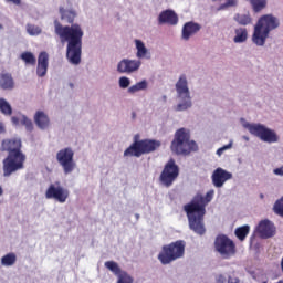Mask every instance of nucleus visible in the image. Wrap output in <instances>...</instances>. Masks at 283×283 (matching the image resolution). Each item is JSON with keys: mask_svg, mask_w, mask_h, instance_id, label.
<instances>
[{"mask_svg": "<svg viewBox=\"0 0 283 283\" xmlns=\"http://www.w3.org/2000/svg\"><path fill=\"white\" fill-rule=\"evenodd\" d=\"M60 15L61 21L70 25H63L61 21L54 20V33L62 43H67L66 59H69L70 63H72V65H78L83 50V28H81L78 23H74L76 11L60 7Z\"/></svg>", "mask_w": 283, "mask_h": 283, "instance_id": "f257e3e1", "label": "nucleus"}, {"mask_svg": "<svg viewBox=\"0 0 283 283\" xmlns=\"http://www.w3.org/2000/svg\"><path fill=\"white\" fill-rule=\"evenodd\" d=\"M216 191L209 190L206 196L197 193L189 203L184 206V211L187 214L189 227L198 235H205V216L207 213V205L213 200Z\"/></svg>", "mask_w": 283, "mask_h": 283, "instance_id": "f03ea898", "label": "nucleus"}, {"mask_svg": "<svg viewBox=\"0 0 283 283\" xmlns=\"http://www.w3.org/2000/svg\"><path fill=\"white\" fill-rule=\"evenodd\" d=\"M1 151H8V156L2 161L4 178L23 169L25 165V154L21 151V139H4L1 143Z\"/></svg>", "mask_w": 283, "mask_h": 283, "instance_id": "7ed1b4c3", "label": "nucleus"}, {"mask_svg": "<svg viewBox=\"0 0 283 283\" xmlns=\"http://www.w3.org/2000/svg\"><path fill=\"white\" fill-rule=\"evenodd\" d=\"M276 28H280V20H277L275 15H262L254 27V32L252 35L253 43L260 46L264 45V43H266V39H269L271 30H275Z\"/></svg>", "mask_w": 283, "mask_h": 283, "instance_id": "20e7f679", "label": "nucleus"}, {"mask_svg": "<svg viewBox=\"0 0 283 283\" xmlns=\"http://www.w3.org/2000/svg\"><path fill=\"white\" fill-rule=\"evenodd\" d=\"M170 149L177 156H189L191 151H198V144L191 140V133L187 128H179L175 133Z\"/></svg>", "mask_w": 283, "mask_h": 283, "instance_id": "39448f33", "label": "nucleus"}, {"mask_svg": "<svg viewBox=\"0 0 283 283\" xmlns=\"http://www.w3.org/2000/svg\"><path fill=\"white\" fill-rule=\"evenodd\" d=\"M185 247L186 243L182 240L164 245L158 254L159 262L161 264H171V262L185 258Z\"/></svg>", "mask_w": 283, "mask_h": 283, "instance_id": "423d86ee", "label": "nucleus"}, {"mask_svg": "<svg viewBox=\"0 0 283 283\" xmlns=\"http://www.w3.org/2000/svg\"><path fill=\"white\" fill-rule=\"evenodd\" d=\"M160 147V142L156 139H135L134 143L124 151L125 157L140 158L144 154H151Z\"/></svg>", "mask_w": 283, "mask_h": 283, "instance_id": "0eeeda50", "label": "nucleus"}, {"mask_svg": "<svg viewBox=\"0 0 283 283\" xmlns=\"http://www.w3.org/2000/svg\"><path fill=\"white\" fill-rule=\"evenodd\" d=\"M214 251H217L223 260H231V258L238 253V248L231 238L226 234H218L214 239Z\"/></svg>", "mask_w": 283, "mask_h": 283, "instance_id": "6e6552de", "label": "nucleus"}, {"mask_svg": "<svg viewBox=\"0 0 283 283\" xmlns=\"http://www.w3.org/2000/svg\"><path fill=\"white\" fill-rule=\"evenodd\" d=\"M176 90L178 98H181L182 101V103L176 106V112H185V109H189V107H191V94L187 83V75H180L176 83Z\"/></svg>", "mask_w": 283, "mask_h": 283, "instance_id": "1a4fd4ad", "label": "nucleus"}, {"mask_svg": "<svg viewBox=\"0 0 283 283\" xmlns=\"http://www.w3.org/2000/svg\"><path fill=\"white\" fill-rule=\"evenodd\" d=\"M245 127L252 136H256V138H260L263 143L271 144L280 140L275 130L266 128V126L262 124H248Z\"/></svg>", "mask_w": 283, "mask_h": 283, "instance_id": "9d476101", "label": "nucleus"}, {"mask_svg": "<svg viewBox=\"0 0 283 283\" xmlns=\"http://www.w3.org/2000/svg\"><path fill=\"white\" fill-rule=\"evenodd\" d=\"M178 176H180V168L176 165V160L171 158L166 163L159 176V180L164 187H171V185L178 180Z\"/></svg>", "mask_w": 283, "mask_h": 283, "instance_id": "9b49d317", "label": "nucleus"}, {"mask_svg": "<svg viewBox=\"0 0 283 283\" xmlns=\"http://www.w3.org/2000/svg\"><path fill=\"white\" fill-rule=\"evenodd\" d=\"M56 160L66 176L76 169V161H74V149H72V147L60 149L56 154Z\"/></svg>", "mask_w": 283, "mask_h": 283, "instance_id": "f8f14e48", "label": "nucleus"}, {"mask_svg": "<svg viewBox=\"0 0 283 283\" xmlns=\"http://www.w3.org/2000/svg\"><path fill=\"white\" fill-rule=\"evenodd\" d=\"M48 200H56L57 202H66L70 198V190L63 188L61 182L51 184L45 192Z\"/></svg>", "mask_w": 283, "mask_h": 283, "instance_id": "ddd939ff", "label": "nucleus"}, {"mask_svg": "<svg viewBox=\"0 0 283 283\" xmlns=\"http://www.w3.org/2000/svg\"><path fill=\"white\" fill-rule=\"evenodd\" d=\"M104 266L108 269L114 275H117L118 280L117 283H134V279L127 274V272H123L120 266L116 261H106Z\"/></svg>", "mask_w": 283, "mask_h": 283, "instance_id": "4468645a", "label": "nucleus"}, {"mask_svg": "<svg viewBox=\"0 0 283 283\" xmlns=\"http://www.w3.org/2000/svg\"><path fill=\"white\" fill-rule=\"evenodd\" d=\"M140 65H143L140 60L124 59L118 63L117 72H119V74H132L134 72H138V70H140Z\"/></svg>", "mask_w": 283, "mask_h": 283, "instance_id": "2eb2a0df", "label": "nucleus"}, {"mask_svg": "<svg viewBox=\"0 0 283 283\" xmlns=\"http://www.w3.org/2000/svg\"><path fill=\"white\" fill-rule=\"evenodd\" d=\"M231 178H233V174L220 167L214 169L211 176L212 185L217 189L224 187V182H227V180H231Z\"/></svg>", "mask_w": 283, "mask_h": 283, "instance_id": "dca6fc26", "label": "nucleus"}, {"mask_svg": "<svg viewBox=\"0 0 283 283\" xmlns=\"http://www.w3.org/2000/svg\"><path fill=\"white\" fill-rule=\"evenodd\" d=\"M256 231L260 234V238H263L264 240L273 238V235H275V224L270 220H262L260 221Z\"/></svg>", "mask_w": 283, "mask_h": 283, "instance_id": "f3484780", "label": "nucleus"}, {"mask_svg": "<svg viewBox=\"0 0 283 283\" xmlns=\"http://www.w3.org/2000/svg\"><path fill=\"white\" fill-rule=\"evenodd\" d=\"M159 25H178V14L171 9L161 11L158 17Z\"/></svg>", "mask_w": 283, "mask_h": 283, "instance_id": "a211bd4d", "label": "nucleus"}, {"mask_svg": "<svg viewBox=\"0 0 283 283\" xmlns=\"http://www.w3.org/2000/svg\"><path fill=\"white\" fill-rule=\"evenodd\" d=\"M200 30H202V25H200L199 23H196L193 21L186 22L182 27L181 38L184 39V41H189V39H191V36H193L195 34H198Z\"/></svg>", "mask_w": 283, "mask_h": 283, "instance_id": "6ab92c4d", "label": "nucleus"}, {"mask_svg": "<svg viewBox=\"0 0 283 283\" xmlns=\"http://www.w3.org/2000/svg\"><path fill=\"white\" fill-rule=\"evenodd\" d=\"M49 61H50V55H48V52H41L39 54L36 75L40 78H43V76H45V74H48Z\"/></svg>", "mask_w": 283, "mask_h": 283, "instance_id": "aec40b11", "label": "nucleus"}, {"mask_svg": "<svg viewBox=\"0 0 283 283\" xmlns=\"http://www.w3.org/2000/svg\"><path fill=\"white\" fill-rule=\"evenodd\" d=\"M14 77H12V74L10 73H1L0 74V90L4 91H12L14 90Z\"/></svg>", "mask_w": 283, "mask_h": 283, "instance_id": "412c9836", "label": "nucleus"}, {"mask_svg": "<svg viewBox=\"0 0 283 283\" xmlns=\"http://www.w3.org/2000/svg\"><path fill=\"white\" fill-rule=\"evenodd\" d=\"M34 123L39 129H48L50 127V117L43 111H38L34 115Z\"/></svg>", "mask_w": 283, "mask_h": 283, "instance_id": "4be33fe9", "label": "nucleus"}, {"mask_svg": "<svg viewBox=\"0 0 283 283\" xmlns=\"http://www.w3.org/2000/svg\"><path fill=\"white\" fill-rule=\"evenodd\" d=\"M234 34V43H245V41L249 39V31H247V28L235 29Z\"/></svg>", "mask_w": 283, "mask_h": 283, "instance_id": "5701e85b", "label": "nucleus"}, {"mask_svg": "<svg viewBox=\"0 0 283 283\" xmlns=\"http://www.w3.org/2000/svg\"><path fill=\"white\" fill-rule=\"evenodd\" d=\"M250 231H251V228L249 226H242L235 229L234 234L238 238V240H240L241 242H244Z\"/></svg>", "mask_w": 283, "mask_h": 283, "instance_id": "b1692460", "label": "nucleus"}, {"mask_svg": "<svg viewBox=\"0 0 283 283\" xmlns=\"http://www.w3.org/2000/svg\"><path fill=\"white\" fill-rule=\"evenodd\" d=\"M234 21H237L239 25H251L253 19L251 18V14L237 13L234 15Z\"/></svg>", "mask_w": 283, "mask_h": 283, "instance_id": "393cba45", "label": "nucleus"}, {"mask_svg": "<svg viewBox=\"0 0 283 283\" xmlns=\"http://www.w3.org/2000/svg\"><path fill=\"white\" fill-rule=\"evenodd\" d=\"M0 112L3 116H12V105L3 97H0Z\"/></svg>", "mask_w": 283, "mask_h": 283, "instance_id": "a878e982", "label": "nucleus"}, {"mask_svg": "<svg viewBox=\"0 0 283 283\" xmlns=\"http://www.w3.org/2000/svg\"><path fill=\"white\" fill-rule=\"evenodd\" d=\"M1 264L2 266H14V264H17V254L12 252L6 254L1 258Z\"/></svg>", "mask_w": 283, "mask_h": 283, "instance_id": "bb28decb", "label": "nucleus"}, {"mask_svg": "<svg viewBox=\"0 0 283 283\" xmlns=\"http://www.w3.org/2000/svg\"><path fill=\"white\" fill-rule=\"evenodd\" d=\"M135 45L137 50V59H145V56H147V48L145 46V43L140 40H135Z\"/></svg>", "mask_w": 283, "mask_h": 283, "instance_id": "cd10ccee", "label": "nucleus"}, {"mask_svg": "<svg viewBox=\"0 0 283 283\" xmlns=\"http://www.w3.org/2000/svg\"><path fill=\"white\" fill-rule=\"evenodd\" d=\"M147 80H143L142 82L136 83L135 85L128 88L129 94H136V92H142L143 90H147Z\"/></svg>", "mask_w": 283, "mask_h": 283, "instance_id": "c85d7f7f", "label": "nucleus"}, {"mask_svg": "<svg viewBox=\"0 0 283 283\" xmlns=\"http://www.w3.org/2000/svg\"><path fill=\"white\" fill-rule=\"evenodd\" d=\"M254 12H262L266 8V0H250Z\"/></svg>", "mask_w": 283, "mask_h": 283, "instance_id": "c756f323", "label": "nucleus"}, {"mask_svg": "<svg viewBox=\"0 0 283 283\" xmlns=\"http://www.w3.org/2000/svg\"><path fill=\"white\" fill-rule=\"evenodd\" d=\"M21 59L24 61V63H27V65H36V57L34 54H32V52L22 53Z\"/></svg>", "mask_w": 283, "mask_h": 283, "instance_id": "7c9ffc66", "label": "nucleus"}, {"mask_svg": "<svg viewBox=\"0 0 283 283\" xmlns=\"http://www.w3.org/2000/svg\"><path fill=\"white\" fill-rule=\"evenodd\" d=\"M27 32L30 34V36H39L41 34L42 30L36 24H27Z\"/></svg>", "mask_w": 283, "mask_h": 283, "instance_id": "2f4dec72", "label": "nucleus"}, {"mask_svg": "<svg viewBox=\"0 0 283 283\" xmlns=\"http://www.w3.org/2000/svg\"><path fill=\"white\" fill-rule=\"evenodd\" d=\"M213 3H216V1H222V0H212ZM238 6V0H226L224 3H221L218 8V10H227V8H233Z\"/></svg>", "mask_w": 283, "mask_h": 283, "instance_id": "473e14b6", "label": "nucleus"}, {"mask_svg": "<svg viewBox=\"0 0 283 283\" xmlns=\"http://www.w3.org/2000/svg\"><path fill=\"white\" fill-rule=\"evenodd\" d=\"M21 124L24 125L28 132H32L34 129V125L32 124V120L25 116L22 117Z\"/></svg>", "mask_w": 283, "mask_h": 283, "instance_id": "72a5a7b5", "label": "nucleus"}, {"mask_svg": "<svg viewBox=\"0 0 283 283\" xmlns=\"http://www.w3.org/2000/svg\"><path fill=\"white\" fill-rule=\"evenodd\" d=\"M129 85H130V81L128 80V77L123 76L119 78V87H122V90H127Z\"/></svg>", "mask_w": 283, "mask_h": 283, "instance_id": "f704fd0d", "label": "nucleus"}, {"mask_svg": "<svg viewBox=\"0 0 283 283\" xmlns=\"http://www.w3.org/2000/svg\"><path fill=\"white\" fill-rule=\"evenodd\" d=\"M227 282V277H224V275L220 274L217 276V283H226Z\"/></svg>", "mask_w": 283, "mask_h": 283, "instance_id": "c9c22d12", "label": "nucleus"}, {"mask_svg": "<svg viewBox=\"0 0 283 283\" xmlns=\"http://www.w3.org/2000/svg\"><path fill=\"white\" fill-rule=\"evenodd\" d=\"M8 3H13V6H21V0H6Z\"/></svg>", "mask_w": 283, "mask_h": 283, "instance_id": "e433bc0d", "label": "nucleus"}, {"mask_svg": "<svg viewBox=\"0 0 283 283\" xmlns=\"http://www.w3.org/2000/svg\"><path fill=\"white\" fill-rule=\"evenodd\" d=\"M274 174H275L276 176H283V170H282V168H276V169H274Z\"/></svg>", "mask_w": 283, "mask_h": 283, "instance_id": "4c0bfd02", "label": "nucleus"}, {"mask_svg": "<svg viewBox=\"0 0 283 283\" xmlns=\"http://www.w3.org/2000/svg\"><path fill=\"white\" fill-rule=\"evenodd\" d=\"M228 283H240V280H238V279H232L231 276H229Z\"/></svg>", "mask_w": 283, "mask_h": 283, "instance_id": "58836bf2", "label": "nucleus"}, {"mask_svg": "<svg viewBox=\"0 0 283 283\" xmlns=\"http://www.w3.org/2000/svg\"><path fill=\"white\" fill-rule=\"evenodd\" d=\"M6 133V126H3V123H0V134Z\"/></svg>", "mask_w": 283, "mask_h": 283, "instance_id": "ea45409f", "label": "nucleus"}, {"mask_svg": "<svg viewBox=\"0 0 283 283\" xmlns=\"http://www.w3.org/2000/svg\"><path fill=\"white\" fill-rule=\"evenodd\" d=\"M231 147H232V144L230 143L221 148L223 149V151H227V149H231Z\"/></svg>", "mask_w": 283, "mask_h": 283, "instance_id": "a19ab883", "label": "nucleus"}, {"mask_svg": "<svg viewBox=\"0 0 283 283\" xmlns=\"http://www.w3.org/2000/svg\"><path fill=\"white\" fill-rule=\"evenodd\" d=\"M222 154H224V148L221 147L217 150V155L222 156Z\"/></svg>", "mask_w": 283, "mask_h": 283, "instance_id": "79ce46f5", "label": "nucleus"}, {"mask_svg": "<svg viewBox=\"0 0 283 283\" xmlns=\"http://www.w3.org/2000/svg\"><path fill=\"white\" fill-rule=\"evenodd\" d=\"M11 122L13 123V125H19V119L18 117H12Z\"/></svg>", "mask_w": 283, "mask_h": 283, "instance_id": "37998d69", "label": "nucleus"}, {"mask_svg": "<svg viewBox=\"0 0 283 283\" xmlns=\"http://www.w3.org/2000/svg\"><path fill=\"white\" fill-rule=\"evenodd\" d=\"M0 196H3V188L0 186Z\"/></svg>", "mask_w": 283, "mask_h": 283, "instance_id": "c03bdc74", "label": "nucleus"}, {"mask_svg": "<svg viewBox=\"0 0 283 283\" xmlns=\"http://www.w3.org/2000/svg\"><path fill=\"white\" fill-rule=\"evenodd\" d=\"M260 198L263 199V198H264V195L261 193V195H260Z\"/></svg>", "mask_w": 283, "mask_h": 283, "instance_id": "a18cd8bd", "label": "nucleus"}, {"mask_svg": "<svg viewBox=\"0 0 283 283\" xmlns=\"http://www.w3.org/2000/svg\"><path fill=\"white\" fill-rule=\"evenodd\" d=\"M279 283H283V281L281 280V281H279Z\"/></svg>", "mask_w": 283, "mask_h": 283, "instance_id": "49530a36", "label": "nucleus"}]
</instances>
